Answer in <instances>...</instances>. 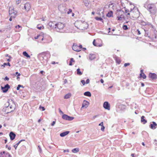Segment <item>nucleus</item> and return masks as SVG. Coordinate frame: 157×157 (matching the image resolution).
I'll return each instance as SVG.
<instances>
[{
	"mask_svg": "<svg viewBox=\"0 0 157 157\" xmlns=\"http://www.w3.org/2000/svg\"><path fill=\"white\" fill-rule=\"evenodd\" d=\"M50 56L49 52H43L39 54L38 57L41 63L44 65H46L48 63V57H50Z\"/></svg>",
	"mask_w": 157,
	"mask_h": 157,
	"instance_id": "nucleus-1",
	"label": "nucleus"
},
{
	"mask_svg": "<svg viewBox=\"0 0 157 157\" xmlns=\"http://www.w3.org/2000/svg\"><path fill=\"white\" fill-rule=\"evenodd\" d=\"M149 12L153 14L156 13L157 10L156 6L154 4H149L147 6L146 8Z\"/></svg>",
	"mask_w": 157,
	"mask_h": 157,
	"instance_id": "nucleus-2",
	"label": "nucleus"
},
{
	"mask_svg": "<svg viewBox=\"0 0 157 157\" xmlns=\"http://www.w3.org/2000/svg\"><path fill=\"white\" fill-rule=\"evenodd\" d=\"M65 24L61 22H59L56 24L55 29L58 32L60 33H63L64 31L63 30V29L65 27Z\"/></svg>",
	"mask_w": 157,
	"mask_h": 157,
	"instance_id": "nucleus-3",
	"label": "nucleus"
},
{
	"mask_svg": "<svg viewBox=\"0 0 157 157\" xmlns=\"http://www.w3.org/2000/svg\"><path fill=\"white\" fill-rule=\"evenodd\" d=\"M135 13H134L132 15V17H130L131 19L135 20L137 19L140 16L139 11L137 9H134Z\"/></svg>",
	"mask_w": 157,
	"mask_h": 157,
	"instance_id": "nucleus-4",
	"label": "nucleus"
},
{
	"mask_svg": "<svg viewBox=\"0 0 157 157\" xmlns=\"http://www.w3.org/2000/svg\"><path fill=\"white\" fill-rule=\"evenodd\" d=\"M9 13L10 16H11V17L14 18L16 16L17 11L15 10L14 9L10 7L9 8Z\"/></svg>",
	"mask_w": 157,
	"mask_h": 157,
	"instance_id": "nucleus-5",
	"label": "nucleus"
},
{
	"mask_svg": "<svg viewBox=\"0 0 157 157\" xmlns=\"http://www.w3.org/2000/svg\"><path fill=\"white\" fill-rule=\"evenodd\" d=\"M62 118L65 120L71 121L74 119V117L68 116L66 114H63L62 116Z\"/></svg>",
	"mask_w": 157,
	"mask_h": 157,
	"instance_id": "nucleus-6",
	"label": "nucleus"
},
{
	"mask_svg": "<svg viewBox=\"0 0 157 157\" xmlns=\"http://www.w3.org/2000/svg\"><path fill=\"white\" fill-rule=\"evenodd\" d=\"M10 87V86L8 84H6L5 85L4 87H1L3 93H6L8 90L9 89Z\"/></svg>",
	"mask_w": 157,
	"mask_h": 157,
	"instance_id": "nucleus-7",
	"label": "nucleus"
},
{
	"mask_svg": "<svg viewBox=\"0 0 157 157\" xmlns=\"http://www.w3.org/2000/svg\"><path fill=\"white\" fill-rule=\"evenodd\" d=\"M149 76L152 80L156 79L157 78V75L154 73H150L149 75Z\"/></svg>",
	"mask_w": 157,
	"mask_h": 157,
	"instance_id": "nucleus-8",
	"label": "nucleus"
},
{
	"mask_svg": "<svg viewBox=\"0 0 157 157\" xmlns=\"http://www.w3.org/2000/svg\"><path fill=\"white\" fill-rule=\"evenodd\" d=\"M56 24L55 23V22H49L48 23V26L50 27L51 29L55 28V26H56Z\"/></svg>",
	"mask_w": 157,
	"mask_h": 157,
	"instance_id": "nucleus-9",
	"label": "nucleus"
},
{
	"mask_svg": "<svg viewBox=\"0 0 157 157\" xmlns=\"http://www.w3.org/2000/svg\"><path fill=\"white\" fill-rule=\"evenodd\" d=\"M152 123L150 124V127L152 129H155L157 127V124L154 121L152 122Z\"/></svg>",
	"mask_w": 157,
	"mask_h": 157,
	"instance_id": "nucleus-10",
	"label": "nucleus"
},
{
	"mask_svg": "<svg viewBox=\"0 0 157 157\" xmlns=\"http://www.w3.org/2000/svg\"><path fill=\"white\" fill-rule=\"evenodd\" d=\"M103 107L106 109L108 110L110 109V105L108 102L105 101L104 102L103 104Z\"/></svg>",
	"mask_w": 157,
	"mask_h": 157,
	"instance_id": "nucleus-11",
	"label": "nucleus"
},
{
	"mask_svg": "<svg viewBox=\"0 0 157 157\" xmlns=\"http://www.w3.org/2000/svg\"><path fill=\"white\" fill-rule=\"evenodd\" d=\"M10 106V105H9V106L6 107L7 109H6V110L7 109H9V108H10L11 109H12V110H10L9 111H7L6 112V113H10L12 111H13L15 109L14 104H13V106L12 105H11L10 106Z\"/></svg>",
	"mask_w": 157,
	"mask_h": 157,
	"instance_id": "nucleus-12",
	"label": "nucleus"
},
{
	"mask_svg": "<svg viewBox=\"0 0 157 157\" xmlns=\"http://www.w3.org/2000/svg\"><path fill=\"white\" fill-rule=\"evenodd\" d=\"M72 48L73 50L75 51L78 52H80L79 48L77 44H74L73 46H72Z\"/></svg>",
	"mask_w": 157,
	"mask_h": 157,
	"instance_id": "nucleus-13",
	"label": "nucleus"
},
{
	"mask_svg": "<svg viewBox=\"0 0 157 157\" xmlns=\"http://www.w3.org/2000/svg\"><path fill=\"white\" fill-rule=\"evenodd\" d=\"M25 9L27 11H28L31 8V6L30 3H27L25 5L24 7Z\"/></svg>",
	"mask_w": 157,
	"mask_h": 157,
	"instance_id": "nucleus-14",
	"label": "nucleus"
},
{
	"mask_svg": "<svg viewBox=\"0 0 157 157\" xmlns=\"http://www.w3.org/2000/svg\"><path fill=\"white\" fill-rule=\"evenodd\" d=\"M141 23H144V24H143V25H144L147 26V25L149 27V28H154L153 25L152 24H151V23L149 22H145L143 21V22H142Z\"/></svg>",
	"mask_w": 157,
	"mask_h": 157,
	"instance_id": "nucleus-15",
	"label": "nucleus"
},
{
	"mask_svg": "<svg viewBox=\"0 0 157 157\" xmlns=\"http://www.w3.org/2000/svg\"><path fill=\"white\" fill-rule=\"evenodd\" d=\"M10 139L11 140H13L16 136V135L13 132H11L9 134Z\"/></svg>",
	"mask_w": 157,
	"mask_h": 157,
	"instance_id": "nucleus-16",
	"label": "nucleus"
},
{
	"mask_svg": "<svg viewBox=\"0 0 157 157\" xmlns=\"http://www.w3.org/2000/svg\"><path fill=\"white\" fill-rule=\"evenodd\" d=\"M89 103L86 100H84L83 101L82 108L85 107V108H86L89 105Z\"/></svg>",
	"mask_w": 157,
	"mask_h": 157,
	"instance_id": "nucleus-17",
	"label": "nucleus"
},
{
	"mask_svg": "<svg viewBox=\"0 0 157 157\" xmlns=\"http://www.w3.org/2000/svg\"><path fill=\"white\" fill-rule=\"evenodd\" d=\"M96 58L95 55L94 54H90L89 55V59L92 60Z\"/></svg>",
	"mask_w": 157,
	"mask_h": 157,
	"instance_id": "nucleus-18",
	"label": "nucleus"
},
{
	"mask_svg": "<svg viewBox=\"0 0 157 157\" xmlns=\"http://www.w3.org/2000/svg\"><path fill=\"white\" fill-rule=\"evenodd\" d=\"M69 132H70L69 131H65L61 133L60 134V136L61 137H64L68 134Z\"/></svg>",
	"mask_w": 157,
	"mask_h": 157,
	"instance_id": "nucleus-19",
	"label": "nucleus"
},
{
	"mask_svg": "<svg viewBox=\"0 0 157 157\" xmlns=\"http://www.w3.org/2000/svg\"><path fill=\"white\" fill-rule=\"evenodd\" d=\"M145 118V117L144 116H142L141 117V122L144 124H145L147 122V121L145 119H144Z\"/></svg>",
	"mask_w": 157,
	"mask_h": 157,
	"instance_id": "nucleus-20",
	"label": "nucleus"
},
{
	"mask_svg": "<svg viewBox=\"0 0 157 157\" xmlns=\"http://www.w3.org/2000/svg\"><path fill=\"white\" fill-rule=\"evenodd\" d=\"M119 108L121 111H124L125 109V106L122 104H120L119 106Z\"/></svg>",
	"mask_w": 157,
	"mask_h": 157,
	"instance_id": "nucleus-21",
	"label": "nucleus"
},
{
	"mask_svg": "<svg viewBox=\"0 0 157 157\" xmlns=\"http://www.w3.org/2000/svg\"><path fill=\"white\" fill-rule=\"evenodd\" d=\"M117 18H118V20L119 21L121 20L122 19H123L124 20L125 19V17L123 14L120 15L119 17H117Z\"/></svg>",
	"mask_w": 157,
	"mask_h": 157,
	"instance_id": "nucleus-22",
	"label": "nucleus"
},
{
	"mask_svg": "<svg viewBox=\"0 0 157 157\" xmlns=\"http://www.w3.org/2000/svg\"><path fill=\"white\" fill-rule=\"evenodd\" d=\"M71 96V94L70 93H68L66 94L64 97V99H67L69 98Z\"/></svg>",
	"mask_w": 157,
	"mask_h": 157,
	"instance_id": "nucleus-23",
	"label": "nucleus"
},
{
	"mask_svg": "<svg viewBox=\"0 0 157 157\" xmlns=\"http://www.w3.org/2000/svg\"><path fill=\"white\" fill-rule=\"evenodd\" d=\"M84 95L86 96H88V97H91V94L90 92L89 91H87L85 92L84 93Z\"/></svg>",
	"mask_w": 157,
	"mask_h": 157,
	"instance_id": "nucleus-24",
	"label": "nucleus"
},
{
	"mask_svg": "<svg viewBox=\"0 0 157 157\" xmlns=\"http://www.w3.org/2000/svg\"><path fill=\"white\" fill-rule=\"evenodd\" d=\"M113 11H110L108 13L106 16L107 17H110L113 16Z\"/></svg>",
	"mask_w": 157,
	"mask_h": 157,
	"instance_id": "nucleus-25",
	"label": "nucleus"
},
{
	"mask_svg": "<svg viewBox=\"0 0 157 157\" xmlns=\"http://www.w3.org/2000/svg\"><path fill=\"white\" fill-rule=\"evenodd\" d=\"M23 54L24 56H26L27 58H30V56L26 51L24 52H23Z\"/></svg>",
	"mask_w": 157,
	"mask_h": 157,
	"instance_id": "nucleus-26",
	"label": "nucleus"
},
{
	"mask_svg": "<svg viewBox=\"0 0 157 157\" xmlns=\"http://www.w3.org/2000/svg\"><path fill=\"white\" fill-rule=\"evenodd\" d=\"M79 149L78 148H75L72 150V151L73 153H77L78 152Z\"/></svg>",
	"mask_w": 157,
	"mask_h": 157,
	"instance_id": "nucleus-27",
	"label": "nucleus"
},
{
	"mask_svg": "<svg viewBox=\"0 0 157 157\" xmlns=\"http://www.w3.org/2000/svg\"><path fill=\"white\" fill-rule=\"evenodd\" d=\"M140 77L144 79H145L146 78V76L144 74V73H140Z\"/></svg>",
	"mask_w": 157,
	"mask_h": 157,
	"instance_id": "nucleus-28",
	"label": "nucleus"
},
{
	"mask_svg": "<svg viewBox=\"0 0 157 157\" xmlns=\"http://www.w3.org/2000/svg\"><path fill=\"white\" fill-rule=\"evenodd\" d=\"M85 24H86L85 23H81V25L79 27H77V28L78 29H79L83 30V29H82V26H83Z\"/></svg>",
	"mask_w": 157,
	"mask_h": 157,
	"instance_id": "nucleus-29",
	"label": "nucleus"
},
{
	"mask_svg": "<svg viewBox=\"0 0 157 157\" xmlns=\"http://www.w3.org/2000/svg\"><path fill=\"white\" fill-rule=\"evenodd\" d=\"M77 73L78 75H81L82 74V73L80 71L79 68H78L77 70Z\"/></svg>",
	"mask_w": 157,
	"mask_h": 157,
	"instance_id": "nucleus-30",
	"label": "nucleus"
},
{
	"mask_svg": "<svg viewBox=\"0 0 157 157\" xmlns=\"http://www.w3.org/2000/svg\"><path fill=\"white\" fill-rule=\"evenodd\" d=\"M95 19L97 21H101L102 22H103V19L101 17H95Z\"/></svg>",
	"mask_w": 157,
	"mask_h": 157,
	"instance_id": "nucleus-31",
	"label": "nucleus"
},
{
	"mask_svg": "<svg viewBox=\"0 0 157 157\" xmlns=\"http://www.w3.org/2000/svg\"><path fill=\"white\" fill-rule=\"evenodd\" d=\"M75 61L74 60V59L73 58H71L70 59V63L69 64V65L70 66H71L72 65V62H74Z\"/></svg>",
	"mask_w": 157,
	"mask_h": 157,
	"instance_id": "nucleus-32",
	"label": "nucleus"
},
{
	"mask_svg": "<svg viewBox=\"0 0 157 157\" xmlns=\"http://www.w3.org/2000/svg\"><path fill=\"white\" fill-rule=\"evenodd\" d=\"M93 44L94 46H101V45H98V44H97L96 43V42H95V40H94L93 42Z\"/></svg>",
	"mask_w": 157,
	"mask_h": 157,
	"instance_id": "nucleus-33",
	"label": "nucleus"
},
{
	"mask_svg": "<svg viewBox=\"0 0 157 157\" xmlns=\"http://www.w3.org/2000/svg\"><path fill=\"white\" fill-rule=\"evenodd\" d=\"M4 157H11V156L9 153L7 152L6 154L5 155Z\"/></svg>",
	"mask_w": 157,
	"mask_h": 157,
	"instance_id": "nucleus-34",
	"label": "nucleus"
},
{
	"mask_svg": "<svg viewBox=\"0 0 157 157\" xmlns=\"http://www.w3.org/2000/svg\"><path fill=\"white\" fill-rule=\"evenodd\" d=\"M20 144V142H18L17 144L14 145V147L15 149H16L18 145Z\"/></svg>",
	"mask_w": 157,
	"mask_h": 157,
	"instance_id": "nucleus-35",
	"label": "nucleus"
},
{
	"mask_svg": "<svg viewBox=\"0 0 157 157\" xmlns=\"http://www.w3.org/2000/svg\"><path fill=\"white\" fill-rule=\"evenodd\" d=\"M122 28L124 30H127L128 29L127 26L125 25H124Z\"/></svg>",
	"mask_w": 157,
	"mask_h": 157,
	"instance_id": "nucleus-36",
	"label": "nucleus"
},
{
	"mask_svg": "<svg viewBox=\"0 0 157 157\" xmlns=\"http://www.w3.org/2000/svg\"><path fill=\"white\" fill-rule=\"evenodd\" d=\"M6 153H5V151H3V152H1V157H2L1 155H3L2 156H3V157H5V155L6 154Z\"/></svg>",
	"mask_w": 157,
	"mask_h": 157,
	"instance_id": "nucleus-37",
	"label": "nucleus"
},
{
	"mask_svg": "<svg viewBox=\"0 0 157 157\" xmlns=\"http://www.w3.org/2000/svg\"><path fill=\"white\" fill-rule=\"evenodd\" d=\"M39 108L40 109H42V111H44L45 109L44 107H43V106H40V107H39Z\"/></svg>",
	"mask_w": 157,
	"mask_h": 157,
	"instance_id": "nucleus-38",
	"label": "nucleus"
},
{
	"mask_svg": "<svg viewBox=\"0 0 157 157\" xmlns=\"http://www.w3.org/2000/svg\"><path fill=\"white\" fill-rule=\"evenodd\" d=\"M81 82L83 85H85V81L84 80H81Z\"/></svg>",
	"mask_w": 157,
	"mask_h": 157,
	"instance_id": "nucleus-39",
	"label": "nucleus"
},
{
	"mask_svg": "<svg viewBox=\"0 0 157 157\" xmlns=\"http://www.w3.org/2000/svg\"><path fill=\"white\" fill-rule=\"evenodd\" d=\"M136 9V8H134L132 10V9H131L130 11H129L131 13H134V11L133 10L134 9Z\"/></svg>",
	"mask_w": 157,
	"mask_h": 157,
	"instance_id": "nucleus-40",
	"label": "nucleus"
},
{
	"mask_svg": "<svg viewBox=\"0 0 157 157\" xmlns=\"http://www.w3.org/2000/svg\"><path fill=\"white\" fill-rule=\"evenodd\" d=\"M21 85H18L17 87V90H19L20 89V87H21Z\"/></svg>",
	"mask_w": 157,
	"mask_h": 157,
	"instance_id": "nucleus-41",
	"label": "nucleus"
},
{
	"mask_svg": "<svg viewBox=\"0 0 157 157\" xmlns=\"http://www.w3.org/2000/svg\"><path fill=\"white\" fill-rule=\"evenodd\" d=\"M40 26L39 25H37V28L38 29L40 30L41 29L42 26Z\"/></svg>",
	"mask_w": 157,
	"mask_h": 157,
	"instance_id": "nucleus-42",
	"label": "nucleus"
},
{
	"mask_svg": "<svg viewBox=\"0 0 157 157\" xmlns=\"http://www.w3.org/2000/svg\"><path fill=\"white\" fill-rule=\"evenodd\" d=\"M129 65H130V63H124V66L125 67H126L128 66Z\"/></svg>",
	"mask_w": 157,
	"mask_h": 157,
	"instance_id": "nucleus-43",
	"label": "nucleus"
},
{
	"mask_svg": "<svg viewBox=\"0 0 157 157\" xmlns=\"http://www.w3.org/2000/svg\"><path fill=\"white\" fill-rule=\"evenodd\" d=\"M72 11L71 9H69V11L67 12V13L69 14L70 13L72 12Z\"/></svg>",
	"mask_w": 157,
	"mask_h": 157,
	"instance_id": "nucleus-44",
	"label": "nucleus"
},
{
	"mask_svg": "<svg viewBox=\"0 0 157 157\" xmlns=\"http://www.w3.org/2000/svg\"><path fill=\"white\" fill-rule=\"evenodd\" d=\"M56 123V121H53L52 123L51 124V125L52 126H54Z\"/></svg>",
	"mask_w": 157,
	"mask_h": 157,
	"instance_id": "nucleus-45",
	"label": "nucleus"
},
{
	"mask_svg": "<svg viewBox=\"0 0 157 157\" xmlns=\"http://www.w3.org/2000/svg\"><path fill=\"white\" fill-rule=\"evenodd\" d=\"M116 62L118 64H120L121 63V61L119 59H116Z\"/></svg>",
	"mask_w": 157,
	"mask_h": 157,
	"instance_id": "nucleus-46",
	"label": "nucleus"
},
{
	"mask_svg": "<svg viewBox=\"0 0 157 157\" xmlns=\"http://www.w3.org/2000/svg\"><path fill=\"white\" fill-rule=\"evenodd\" d=\"M4 80H5L8 81L9 80V78L7 76H6Z\"/></svg>",
	"mask_w": 157,
	"mask_h": 157,
	"instance_id": "nucleus-47",
	"label": "nucleus"
},
{
	"mask_svg": "<svg viewBox=\"0 0 157 157\" xmlns=\"http://www.w3.org/2000/svg\"><path fill=\"white\" fill-rule=\"evenodd\" d=\"M7 65L6 63H4L3 65H1L2 67H4L6 66Z\"/></svg>",
	"mask_w": 157,
	"mask_h": 157,
	"instance_id": "nucleus-48",
	"label": "nucleus"
},
{
	"mask_svg": "<svg viewBox=\"0 0 157 157\" xmlns=\"http://www.w3.org/2000/svg\"><path fill=\"white\" fill-rule=\"evenodd\" d=\"M89 82H90V80H89V79H88V78L87 79V80L86 81V84H88V83H89Z\"/></svg>",
	"mask_w": 157,
	"mask_h": 157,
	"instance_id": "nucleus-49",
	"label": "nucleus"
},
{
	"mask_svg": "<svg viewBox=\"0 0 157 157\" xmlns=\"http://www.w3.org/2000/svg\"><path fill=\"white\" fill-rule=\"evenodd\" d=\"M20 75H21V74H20V73L18 74V75H17V79H19L20 78L19 76H20Z\"/></svg>",
	"mask_w": 157,
	"mask_h": 157,
	"instance_id": "nucleus-50",
	"label": "nucleus"
},
{
	"mask_svg": "<svg viewBox=\"0 0 157 157\" xmlns=\"http://www.w3.org/2000/svg\"><path fill=\"white\" fill-rule=\"evenodd\" d=\"M105 128V127L104 126H102V127L101 128V130L102 131H104V130Z\"/></svg>",
	"mask_w": 157,
	"mask_h": 157,
	"instance_id": "nucleus-51",
	"label": "nucleus"
},
{
	"mask_svg": "<svg viewBox=\"0 0 157 157\" xmlns=\"http://www.w3.org/2000/svg\"><path fill=\"white\" fill-rule=\"evenodd\" d=\"M69 149L64 150L63 151L64 152H69Z\"/></svg>",
	"mask_w": 157,
	"mask_h": 157,
	"instance_id": "nucleus-52",
	"label": "nucleus"
},
{
	"mask_svg": "<svg viewBox=\"0 0 157 157\" xmlns=\"http://www.w3.org/2000/svg\"><path fill=\"white\" fill-rule=\"evenodd\" d=\"M79 48L80 51L81 50V49L82 48V46L81 45L78 46Z\"/></svg>",
	"mask_w": 157,
	"mask_h": 157,
	"instance_id": "nucleus-53",
	"label": "nucleus"
},
{
	"mask_svg": "<svg viewBox=\"0 0 157 157\" xmlns=\"http://www.w3.org/2000/svg\"><path fill=\"white\" fill-rule=\"evenodd\" d=\"M137 32H138V35H140V34H141V33L140 32V31H139V29H137Z\"/></svg>",
	"mask_w": 157,
	"mask_h": 157,
	"instance_id": "nucleus-54",
	"label": "nucleus"
},
{
	"mask_svg": "<svg viewBox=\"0 0 157 157\" xmlns=\"http://www.w3.org/2000/svg\"><path fill=\"white\" fill-rule=\"evenodd\" d=\"M21 0H19L17 1L16 2V4H18L21 2Z\"/></svg>",
	"mask_w": 157,
	"mask_h": 157,
	"instance_id": "nucleus-55",
	"label": "nucleus"
},
{
	"mask_svg": "<svg viewBox=\"0 0 157 157\" xmlns=\"http://www.w3.org/2000/svg\"><path fill=\"white\" fill-rule=\"evenodd\" d=\"M59 113H61L62 114H63V112L61 111V110L60 109V108H59Z\"/></svg>",
	"mask_w": 157,
	"mask_h": 157,
	"instance_id": "nucleus-56",
	"label": "nucleus"
},
{
	"mask_svg": "<svg viewBox=\"0 0 157 157\" xmlns=\"http://www.w3.org/2000/svg\"><path fill=\"white\" fill-rule=\"evenodd\" d=\"M99 126H103V122H101L99 124Z\"/></svg>",
	"mask_w": 157,
	"mask_h": 157,
	"instance_id": "nucleus-57",
	"label": "nucleus"
},
{
	"mask_svg": "<svg viewBox=\"0 0 157 157\" xmlns=\"http://www.w3.org/2000/svg\"><path fill=\"white\" fill-rule=\"evenodd\" d=\"M21 27V26L19 25H17V26H15V28H20Z\"/></svg>",
	"mask_w": 157,
	"mask_h": 157,
	"instance_id": "nucleus-58",
	"label": "nucleus"
},
{
	"mask_svg": "<svg viewBox=\"0 0 157 157\" xmlns=\"http://www.w3.org/2000/svg\"><path fill=\"white\" fill-rule=\"evenodd\" d=\"M129 12V11L128 9H126L125 10V13H128V12Z\"/></svg>",
	"mask_w": 157,
	"mask_h": 157,
	"instance_id": "nucleus-59",
	"label": "nucleus"
},
{
	"mask_svg": "<svg viewBox=\"0 0 157 157\" xmlns=\"http://www.w3.org/2000/svg\"><path fill=\"white\" fill-rule=\"evenodd\" d=\"M5 56L6 57L8 56V57H9V58H11V56H8V54H6L5 55Z\"/></svg>",
	"mask_w": 157,
	"mask_h": 157,
	"instance_id": "nucleus-60",
	"label": "nucleus"
},
{
	"mask_svg": "<svg viewBox=\"0 0 157 157\" xmlns=\"http://www.w3.org/2000/svg\"><path fill=\"white\" fill-rule=\"evenodd\" d=\"M98 116V115H96L94 116L93 117V118L94 119H95V118H96V117H97Z\"/></svg>",
	"mask_w": 157,
	"mask_h": 157,
	"instance_id": "nucleus-61",
	"label": "nucleus"
},
{
	"mask_svg": "<svg viewBox=\"0 0 157 157\" xmlns=\"http://www.w3.org/2000/svg\"><path fill=\"white\" fill-rule=\"evenodd\" d=\"M100 82L102 83H103L104 82V80L103 79H101L100 80Z\"/></svg>",
	"mask_w": 157,
	"mask_h": 157,
	"instance_id": "nucleus-62",
	"label": "nucleus"
},
{
	"mask_svg": "<svg viewBox=\"0 0 157 157\" xmlns=\"http://www.w3.org/2000/svg\"><path fill=\"white\" fill-rule=\"evenodd\" d=\"M141 85L143 87L144 86V83L141 82Z\"/></svg>",
	"mask_w": 157,
	"mask_h": 157,
	"instance_id": "nucleus-63",
	"label": "nucleus"
},
{
	"mask_svg": "<svg viewBox=\"0 0 157 157\" xmlns=\"http://www.w3.org/2000/svg\"><path fill=\"white\" fill-rule=\"evenodd\" d=\"M8 149L9 150H10L11 149V147L10 146H9L8 147Z\"/></svg>",
	"mask_w": 157,
	"mask_h": 157,
	"instance_id": "nucleus-64",
	"label": "nucleus"
}]
</instances>
